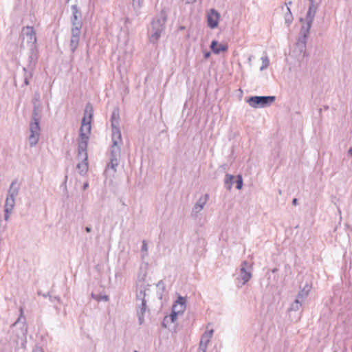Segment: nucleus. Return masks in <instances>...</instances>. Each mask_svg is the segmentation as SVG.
Returning <instances> with one entry per match:
<instances>
[{"mask_svg": "<svg viewBox=\"0 0 352 352\" xmlns=\"http://www.w3.org/2000/svg\"><path fill=\"white\" fill-rule=\"evenodd\" d=\"M71 9L72 16L70 17V21L72 23V29L69 47L72 53H74L79 44L80 35L82 27V12L77 5L72 6Z\"/></svg>", "mask_w": 352, "mask_h": 352, "instance_id": "obj_1", "label": "nucleus"}, {"mask_svg": "<svg viewBox=\"0 0 352 352\" xmlns=\"http://www.w3.org/2000/svg\"><path fill=\"white\" fill-rule=\"evenodd\" d=\"M304 21L305 23L300 28L296 47L292 52V56H296L299 61H301L306 56L307 41L313 23L309 21Z\"/></svg>", "mask_w": 352, "mask_h": 352, "instance_id": "obj_2", "label": "nucleus"}, {"mask_svg": "<svg viewBox=\"0 0 352 352\" xmlns=\"http://www.w3.org/2000/svg\"><path fill=\"white\" fill-rule=\"evenodd\" d=\"M39 96L38 97H35L33 99V111L32 114V119L30 124V135L29 136V142L30 146L33 147L36 145L38 141L41 127H40V120H41V115L38 110V105L36 104L35 102L38 100Z\"/></svg>", "mask_w": 352, "mask_h": 352, "instance_id": "obj_3", "label": "nucleus"}, {"mask_svg": "<svg viewBox=\"0 0 352 352\" xmlns=\"http://www.w3.org/2000/svg\"><path fill=\"white\" fill-rule=\"evenodd\" d=\"M166 14L164 10L157 15L151 22V28L148 30L149 42L153 44L157 43L161 37L162 32L165 29V23L166 21Z\"/></svg>", "mask_w": 352, "mask_h": 352, "instance_id": "obj_4", "label": "nucleus"}, {"mask_svg": "<svg viewBox=\"0 0 352 352\" xmlns=\"http://www.w3.org/2000/svg\"><path fill=\"white\" fill-rule=\"evenodd\" d=\"M147 291H136V309L137 316L138 317V321L140 324H142L144 321V314L148 310L146 294Z\"/></svg>", "mask_w": 352, "mask_h": 352, "instance_id": "obj_5", "label": "nucleus"}, {"mask_svg": "<svg viewBox=\"0 0 352 352\" xmlns=\"http://www.w3.org/2000/svg\"><path fill=\"white\" fill-rule=\"evenodd\" d=\"M37 60V50L34 47H32L29 53L28 64L26 67H23V71L24 72V85H28L30 83L29 80L32 77L33 72L36 67Z\"/></svg>", "mask_w": 352, "mask_h": 352, "instance_id": "obj_6", "label": "nucleus"}, {"mask_svg": "<svg viewBox=\"0 0 352 352\" xmlns=\"http://www.w3.org/2000/svg\"><path fill=\"white\" fill-rule=\"evenodd\" d=\"M275 100L274 96H254L246 99L248 104L255 109L270 107Z\"/></svg>", "mask_w": 352, "mask_h": 352, "instance_id": "obj_7", "label": "nucleus"}, {"mask_svg": "<svg viewBox=\"0 0 352 352\" xmlns=\"http://www.w3.org/2000/svg\"><path fill=\"white\" fill-rule=\"evenodd\" d=\"M148 265H140L136 281V291H148L151 287L150 279L147 277Z\"/></svg>", "mask_w": 352, "mask_h": 352, "instance_id": "obj_8", "label": "nucleus"}, {"mask_svg": "<svg viewBox=\"0 0 352 352\" xmlns=\"http://www.w3.org/2000/svg\"><path fill=\"white\" fill-rule=\"evenodd\" d=\"M94 116V108L92 104L90 102H88L85 105V111H84V116L81 121V126L80 131L86 130L87 133H91V119Z\"/></svg>", "mask_w": 352, "mask_h": 352, "instance_id": "obj_9", "label": "nucleus"}, {"mask_svg": "<svg viewBox=\"0 0 352 352\" xmlns=\"http://www.w3.org/2000/svg\"><path fill=\"white\" fill-rule=\"evenodd\" d=\"M89 136L84 133V131L80 130V139L78 143V158L79 160L87 161V145Z\"/></svg>", "mask_w": 352, "mask_h": 352, "instance_id": "obj_10", "label": "nucleus"}, {"mask_svg": "<svg viewBox=\"0 0 352 352\" xmlns=\"http://www.w3.org/2000/svg\"><path fill=\"white\" fill-rule=\"evenodd\" d=\"M111 126L112 131L111 139H118V138L122 137L120 129V109L118 107H115L112 111Z\"/></svg>", "mask_w": 352, "mask_h": 352, "instance_id": "obj_11", "label": "nucleus"}, {"mask_svg": "<svg viewBox=\"0 0 352 352\" xmlns=\"http://www.w3.org/2000/svg\"><path fill=\"white\" fill-rule=\"evenodd\" d=\"M234 184H236V189L241 190L243 185L242 176L241 175H238L234 177L232 175L227 173L224 180V185L226 188L228 190H230L232 186Z\"/></svg>", "mask_w": 352, "mask_h": 352, "instance_id": "obj_12", "label": "nucleus"}, {"mask_svg": "<svg viewBox=\"0 0 352 352\" xmlns=\"http://www.w3.org/2000/svg\"><path fill=\"white\" fill-rule=\"evenodd\" d=\"M309 1V5L308 8V10L307 12L305 18H300L299 21L300 23H303L304 21H314L316 14L320 6V1L317 2L315 0H308Z\"/></svg>", "mask_w": 352, "mask_h": 352, "instance_id": "obj_13", "label": "nucleus"}, {"mask_svg": "<svg viewBox=\"0 0 352 352\" xmlns=\"http://www.w3.org/2000/svg\"><path fill=\"white\" fill-rule=\"evenodd\" d=\"M252 265H242L239 268V274L237 280L241 281V285L248 283L252 277Z\"/></svg>", "mask_w": 352, "mask_h": 352, "instance_id": "obj_14", "label": "nucleus"}, {"mask_svg": "<svg viewBox=\"0 0 352 352\" xmlns=\"http://www.w3.org/2000/svg\"><path fill=\"white\" fill-rule=\"evenodd\" d=\"M220 19V14L214 8L210 10L207 14V24L211 29H214L218 26Z\"/></svg>", "mask_w": 352, "mask_h": 352, "instance_id": "obj_15", "label": "nucleus"}, {"mask_svg": "<svg viewBox=\"0 0 352 352\" xmlns=\"http://www.w3.org/2000/svg\"><path fill=\"white\" fill-rule=\"evenodd\" d=\"M122 142V137L118 138V139H112V145L110 149L109 159L120 158V145Z\"/></svg>", "mask_w": 352, "mask_h": 352, "instance_id": "obj_16", "label": "nucleus"}, {"mask_svg": "<svg viewBox=\"0 0 352 352\" xmlns=\"http://www.w3.org/2000/svg\"><path fill=\"white\" fill-rule=\"evenodd\" d=\"M20 315L18 319L12 324V327H15L18 324H21V334L25 336L28 333V327L26 325V318L23 315V307H20L19 309Z\"/></svg>", "mask_w": 352, "mask_h": 352, "instance_id": "obj_17", "label": "nucleus"}, {"mask_svg": "<svg viewBox=\"0 0 352 352\" xmlns=\"http://www.w3.org/2000/svg\"><path fill=\"white\" fill-rule=\"evenodd\" d=\"M209 199V195L208 194L201 196L196 202L195 206L192 208V212L195 214L199 213L204 207L206 204L207 203Z\"/></svg>", "mask_w": 352, "mask_h": 352, "instance_id": "obj_18", "label": "nucleus"}, {"mask_svg": "<svg viewBox=\"0 0 352 352\" xmlns=\"http://www.w3.org/2000/svg\"><path fill=\"white\" fill-rule=\"evenodd\" d=\"M210 49L215 54H219L221 52L228 51V46L226 44H219L217 41L214 40L211 42Z\"/></svg>", "mask_w": 352, "mask_h": 352, "instance_id": "obj_19", "label": "nucleus"}, {"mask_svg": "<svg viewBox=\"0 0 352 352\" xmlns=\"http://www.w3.org/2000/svg\"><path fill=\"white\" fill-rule=\"evenodd\" d=\"M19 190L20 184L18 183V179H15L11 182L7 195L12 197H16L19 192Z\"/></svg>", "mask_w": 352, "mask_h": 352, "instance_id": "obj_20", "label": "nucleus"}, {"mask_svg": "<svg viewBox=\"0 0 352 352\" xmlns=\"http://www.w3.org/2000/svg\"><path fill=\"white\" fill-rule=\"evenodd\" d=\"M186 298L179 296L173 305V308H176V309L179 310V311L184 313L186 309Z\"/></svg>", "mask_w": 352, "mask_h": 352, "instance_id": "obj_21", "label": "nucleus"}, {"mask_svg": "<svg viewBox=\"0 0 352 352\" xmlns=\"http://www.w3.org/2000/svg\"><path fill=\"white\" fill-rule=\"evenodd\" d=\"M120 159H109V162L107 164L105 172L112 170L113 173L116 172V168L119 164Z\"/></svg>", "mask_w": 352, "mask_h": 352, "instance_id": "obj_22", "label": "nucleus"}, {"mask_svg": "<svg viewBox=\"0 0 352 352\" xmlns=\"http://www.w3.org/2000/svg\"><path fill=\"white\" fill-rule=\"evenodd\" d=\"M23 31L25 32L26 36L30 37V40L31 41H34V43H35L36 41V32H35L33 27L27 26V27L23 28Z\"/></svg>", "mask_w": 352, "mask_h": 352, "instance_id": "obj_23", "label": "nucleus"}, {"mask_svg": "<svg viewBox=\"0 0 352 352\" xmlns=\"http://www.w3.org/2000/svg\"><path fill=\"white\" fill-rule=\"evenodd\" d=\"M15 205V197H12L7 195L4 209H8V210H12Z\"/></svg>", "mask_w": 352, "mask_h": 352, "instance_id": "obj_24", "label": "nucleus"}, {"mask_svg": "<svg viewBox=\"0 0 352 352\" xmlns=\"http://www.w3.org/2000/svg\"><path fill=\"white\" fill-rule=\"evenodd\" d=\"M77 169L79 171V173L81 175H84L86 174L88 170V163L87 161L81 160V162H79L77 164Z\"/></svg>", "mask_w": 352, "mask_h": 352, "instance_id": "obj_25", "label": "nucleus"}, {"mask_svg": "<svg viewBox=\"0 0 352 352\" xmlns=\"http://www.w3.org/2000/svg\"><path fill=\"white\" fill-rule=\"evenodd\" d=\"M91 297L95 299L97 301H109V298L106 294H94V292L91 293Z\"/></svg>", "mask_w": 352, "mask_h": 352, "instance_id": "obj_26", "label": "nucleus"}, {"mask_svg": "<svg viewBox=\"0 0 352 352\" xmlns=\"http://www.w3.org/2000/svg\"><path fill=\"white\" fill-rule=\"evenodd\" d=\"M293 15L290 10V9L287 7V12L285 14V22L287 24V27H289L292 21H293Z\"/></svg>", "mask_w": 352, "mask_h": 352, "instance_id": "obj_27", "label": "nucleus"}, {"mask_svg": "<svg viewBox=\"0 0 352 352\" xmlns=\"http://www.w3.org/2000/svg\"><path fill=\"white\" fill-rule=\"evenodd\" d=\"M182 314V312L179 311V310L176 309V308H172V311H171L170 316H168L169 321L171 323L175 322L177 318L178 314Z\"/></svg>", "mask_w": 352, "mask_h": 352, "instance_id": "obj_28", "label": "nucleus"}, {"mask_svg": "<svg viewBox=\"0 0 352 352\" xmlns=\"http://www.w3.org/2000/svg\"><path fill=\"white\" fill-rule=\"evenodd\" d=\"M302 300H300L298 298H296L291 305L289 311H296L300 307L302 306Z\"/></svg>", "mask_w": 352, "mask_h": 352, "instance_id": "obj_29", "label": "nucleus"}, {"mask_svg": "<svg viewBox=\"0 0 352 352\" xmlns=\"http://www.w3.org/2000/svg\"><path fill=\"white\" fill-rule=\"evenodd\" d=\"M213 332H214L213 329H211V330L208 331V332H205L202 335L201 340L206 343H208L210 340V338L212 336Z\"/></svg>", "mask_w": 352, "mask_h": 352, "instance_id": "obj_30", "label": "nucleus"}, {"mask_svg": "<svg viewBox=\"0 0 352 352\" xmlns=\"http://www.w3.org/2000/svg\"><path fill=\"white\" fill-rule=\"evenodd\" d=\"M157 287L158 288V295L160 296V298H162L163 293L164 292L165 286L164 281L162 280H160L157 283Z\"/></svg>", "mask_w": 352, "mask_h": 352, "instance_id": "obj_31", "label": "nucleus"}, {"mask_svg": "<svg viewBox=\"0 0 352 352\" xmlns=\"http://www.w3.org/2000/svg\"><path fill=\"white\" fill-rule=\"evenodd\" d=\"M261 60H262V66L261 67L260 70L263 71L264 69H266L269 67L270 60H269V58L267 56H263L261 58Z\"/></svg>", "mask_w": 352, "mask_h": 352, "instance_id": "obj_32", "label": "nucleus"}, {"mask_svg": "<svg viewBox=\"0 0 352 352\" xmlns=\"http://www.w3.org/2000/svg\"><path fill=\"white\" fill-rule=\"evenodd\" d=\"M142 258L148 255V245L145 240L142 241V245L141 248Z\"/></svg>", "mask_w": 352, "mask_h": 352, "instance_id": "obj_33", "label": "nucleus"}, {"mask_svg": "<svg viewBox=\"0 0 352 352\" xmlns=\"http://www.w3.org/2000/svg\"><path fill=\"white\" fill-rule=\"evenodd\" d=\"M143 0H133V7L135 12H138V10L142 6Z\"/></svg>", "mask_w": 352, "mask_h": 352, "instance_id": "obj_34", "label": "nucleus"}, {"mask_svg": "<svg viewBox=\"0 0 352 352\" xmlns=\"http://www.w3.org/2000/svg\"><path fill=\"white\" fill-rule=\"evenodd\" d=\"M308 296V291H306L305 289H301L297 296L296 298H298L300 300H303L304 298L307 297Z\"/></svg>", "mask_w": 352, "mask_h": 352, "instance_id": "obj_35", "label": "nucleus"}, {"mask_svg": "<svg viewBox=\"0 0 352 352\" xmlns=\"http://www.w3.org/2000/svg\"><path fill=\"white\" fill-rule=\"evenodd\" d=\"M171 323L168 318V316H165L162 322V326L164 327V328H167L168 324Z\"/></svg>", "mask_w": 352, "mask_h": 352, "instance_id": "obj_36", "label": "nucleus"}, {"mask_svg": "<svg viewBox=\"0 0 352 352\" xmlns=\"http://www.w3.org/2000/svg\"><path fill=\"white\" fill-rule=\"evenodd\" d=\"M208 343H206L204 342L200 341L199 349L202 351L203 352H206L207 349V345Z\"/></svg>", "mask_w": 352, "mask_h": 352, "instance_id": "obj_37", "label": "nucleus"}, {"mask_svg": "<svg viewBox=\"0 0 352 352\" xmlns=\"http://www.w3.org/2000/svg\"><path fill=\"white\" fill-rule=\"evenodd\" d=\"M4 219L6 221H8L9 219V217L10 215V214L12 213V211L11 210H8V209H4Z\"/></svg>", "mask_w": 352, "mask_h": 352, "instance_id": "obj_38", "label": "nucleus"}, {"mask_svg": "<svg viewBox=\"0 0 352 352\" xmlns=\"http://www.w3.org/2000/svg\"><path fill=\"white\" fill-rule=\"evenodd\" d=\"M210 52H206L204 54V57L207 59L210 57Z\"/></svg>", "mask_w": 352, "mask_h": 352, "instance_id": "obj_39", "label": "nucleus"}, {"mask_svg": "<svg viewBox=\"0 0 352 352\" xmlns=\"http://www.w3.org/2000/svg\"><path fill=\"white\" fill-rule=\"evenodd\" d=\"M298 199L296 198H294L293 200H292V204L294 206H296L298 204Z\"/></svg>", "mask_w": 352, "mask_h": 352, "instance_id": "obj_40", "label": "nucleus"}, {"mask_svg": "<svg viewBox=\"0 0 352 352\" xmlns=\"http://www.w3.org/2000/svg\"><path fill=\"white\" fill-rule=\"evenodd\" d=\"M197 1V0H186V3L188 4H192L194 3H195Z\"/></svg>", "mask_w": 352, "mask_h": 352, "instance_id": "obj_41", "label": "nucleus"}, {"mask_svg": "<svg viewBox=\"0 0 352 352\" xmlns=\"http://www.w3.org/2000/svg\"><path fill=\"white\" fill-rule=\"evenodd\" d=\"M34 352H43V349L41 347H36Z\"/></svg>", "mask_w": 352, "mask_h": 352, "instance_id": "obj_42", "label": "nucleus"}, {"mask_svg": "<svg viewBox=\"0 0 352 352\" xmlns=\"http://www.w3.org/2000/svg\"><path fill=\"white\" fill-rule=\"evenodd\" d=\"M88 186H89L88 183H87V182L85 183V184H83V186H82V190H85L88 188Z\"/></svg>", "mask_w": 352, "mask_h": 352, "instance_id": "obj_43", "label": "nucleus"}, {"mask_svg": "<svg viewBox=\"0 0 352 352\" xmlns=\"http://www.w3.org/2000/svg\"><path fill=\"white\" fill-rule=\"evenodd\" d=\"M85 230L87 232H91V228L90 226H87L85 228Z\"/></svg>", "mask_w": 352, "mask_h": 352, "instance_id": "obj_44", "label": "nucleus"}, {"mask_svg": "<svg viewBox=\"0 0 352 352\" xmlns=\"http://www.w3.org/2000/svg\"><path fill=\"white\" fill-rule=\"evenodd\" d=\"M348 155L351 157H352V147L350 148L348 151Z\"/></svg>", "mask_w": 352, "mask_h": 352, "instance_id": "obj_45", "label": "nucleus"}, {"mask_svg": "<svg viewBox=\"0 0 352 352\" xmlns=\"http://www.w3.org/2000/svg\"><path fill=\"white\" fill-rule=\"evenodd\" d=\"M43 296L45 297V298H46L47 296H50L51 298V296L49 295V293L43 294Z\"/></svg>", "mask_w": 352, "mask_h": 352, "instance_id": "obj_46", "label": "nucleus"}, {"mask_svg": "<svg viewBox=\"0 0 352 352\" xmlns=\"http://www.w3.org/2000/svg\"><path fill=\"white\" fill-rule=\"evenodd\" d=\"M130 23V20L128 17H126L125 19V23Z\"/></svg>", "mask_w": 352, "mask_h": 352, "instance_id": "obj_47", "label": "nucleus"}, {"mask_svg": "<svg viewBox=\"0 0 352 352\" xmlns=\"http://www.w3.org/2000/svg\"><path fill=\"white\" fill-rule=\"evenodd\" d=\"M241 264L246 265V264H248V263H247V261H243V262H242V263H241Z\"/></svg>", "mask_w": 352, "mask_h": 352, "instance_id": "obj_48", "label": "nucleus"}, {"mask_svg": "<svg viewBox=\"0 0 352 352\" xmlns=\"http://www.w3.org/2000/svg\"><path fill=\"white\" fill-rule=\"evenodd\" d=\"M287 4L291 5L292 4V1H289Z\"/></svg>", "mask_w": 352, "mask_h": 352, "instance_id": "obj_49", "label": "nucleus"}, {"mask_svg": "<svg viewBox=\"0 0 352 352\" xmlns=\"http://www.w3.org/2000/svg\"><path fill=\"white\" fill-rule=\"evenodd\" d=\"M276 271V269L272 270L273 272H275Z\"/></svg>", "mask_w": 352, "mask_h": 352, "instance_id": "obj_50", "label": "nucleus"}, {"mask_svg": "<svg viewBox=\"0 0 352 352\" xmlns=\"http://www.w3.org/2000/svg\"><path fill=\"white\" fill-rule=\"evenodd\" d=\"M38 295H41V292H38Z\"/></svg>", "mask_w": 352, "mask_h": 352, "instance_id": "obj_51", "label": "nucleus"}, {"mask_svg": "<svg viewBox=\"0 0 352 352\" xmlns=\"http://www.w3.org/2000/svg\"><path fill=\"white\" fill-rule=\"evenodd\" d=\"M134 352H138L137 350H135Z\"/></svg>", "mask_w": 352, "mask_h": 352, "instance_id": "obj_52", "label": "nucleus"}, {"mask_svg": "<svg viewBox=\"0 0 352 352\" xmlns=\"http://www.w3.org/2000/svg\"><path fill=\"white\" fill-rule=\"evenodd\" d=\"M70 0H67V2H69Z\"/></svg>", "mask_w": 352, "mask_h": 352, "instance_id": "obj_53", "label": "nucleus"}]
</instances>
